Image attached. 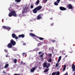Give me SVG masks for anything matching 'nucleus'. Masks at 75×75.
Listing matches in <instances>:
<instances>
[{"label": "nucleus", "mask_w": 75, "mask_h": 75, "mask_svg": "<svg viewBox=\"0 0 75 75\" xmlns=\"http://www.w3.org/2000/svg\"><path fill=\"white\" fill-rule=\"evenodd\" d=\"M41 8H42V6H38L33 10V13L36 14V13H37L38 11L40 10Z\"/></svg>", "instance_id": "nucleus-1"}, {"label": "nucleus", "mask_w": 75, "mask_h": 75, "mask_svg": "<svg viewBox=\"0 0 75 75\" xmlns=\"http://www.w3.org/2000/svg\"><path fill=\"white\" fill-rule=\"evenodd\" d=\"M14 16V17H17V14L16 12L15 11H11V12L9 13L8 16L9 17H12V16Z\"/></svg>", "instance_id": "nucleus-2"}, {"label": "nucleus", "mask_w": 75, "mask_h": 75, "mask_svg": "<svg viewBox=\"0 0 75 75\" xmlns=\"http://www.w3.org/2000/svg\"><path fill=\"white\" fill-rule=\"evenodd\" d=\"M29 8H30L29 6H28L27 8L26 7L23 8L22 11V14H25V13H27L28 12V11L29 10Z\"/></svg>", "instance_id": "nucleus-3"}, {"label": "nucleus", "mask_w": 75, "mask_h": 75, "mask_svg": "<svg viewBox=\"0 0 75 75\" xmlns=\"http://www.w3.org/2000/svg\"><path fill=\"white\" fill-rule=\"evenodd\" d=\"M43 66L44 68L46 67L47 68H48L50 66V63L48 64V65H47V62L45 61V63H43Z\"/></svg>", "instance_id": "nucleus-4"}, {"label": "nucleus", "mask_w": 75, "mask_h": 75, "mask_svg": "<svg viewBox=\"0 0 75 75\" xmlns=\"http://www.w3.org/2000/svg\"><path fill=\"white\" fill-rule=\"evenodd\" d=\"M67 8H68V9L69 10L71 9V10H73V6L71 4H69L66 6Z\"/></svg>", "instance_id": "nucleus-5"}, {"label": "nucleus", "mask_w": 75, "mask_h": 75, "mask_svg": "<svg viewBox=\"0 0 75 75\" xmlns=\"http://www.w3.org/2000/svg\"><path fill=\"white\" fill-rule=\"evenodd\" d=\"M12 45H15L16 44V42L13 40L11 39L10 41V43Z\"/></svg>", "instance_id": "nucleus-6"}, {"label": "nucleus", "mask_w": 75, "mask_h": 75, "mask_svg": "<svg viewBox=\"0 0 75 75\" xmlns=\"http://www.w3.org/2000/svg\"><path fill=\"white\" fill-rule=\"evenodd\" d=\"M12 37L13 38H15L16 40H18V37L16 36V35L14 33H13L12 34Z\"/></svg>", "instance_id": "nucleus-7"}, {"label": "nucleus", "mask_w": 75, "mask_h": 75, "mask_svg": "<svg viewBox=\"0 0 75 75\" xmlns=\"http://www.w3.org/2000/svg\"><path fill=\"white\" fill-rule=\"evenodd\" d=\"M2 28L3 29H6V30H8L9 31L10 29H11V28H10L9 27H6V26H2Z\"/></svg>", "instance_id": "nucleus-8"}, {"label": "nucleus", "mask_w": 75, "mask_h": 75, "mask_svg": "<svg viewBox=\"0 0 75 75\" xmlns=\"http://www.w3.org/2000/svg\"><path fill=\"white\" fill-rule=\"evenodd\" d=\"M59 9L62 11H64L65 10H67V9L64 7L62 6H60L59 7Z\"/></svg>", "instance_id": "nucleus-9"}, {"label": "nucleus", "mask_w": 75, "mask_h": 75, "mask_svg": "<svg viewBox=\"0 0 75 75\" xmlns=\"http://www.w3.org/2000/svg\"><path fill=\"white\" fill-rule=\"evenodd\" d=\"M11 43H9L7 45V47L8 48H11L13 47Z\"/></svg>", "instance_id": "nucleus-10"}, {"label": "nucleus", "mask_w": 75, "mask_h": 75, "mask_svg": "<svg viewBox=\"0 0 75 75\" xmlns=\"http://www.w3.org/2000/svg\"><path fill=\"white\" fill-rule=\"evenodd\" d=\"M42 15L41 14H39L38 17H37V20H40L41 18L42 17Z\"/></svg>", "instance_id": "nucleus-11"}, {"label": "nucleus", "mask_w": 75, "mask_h": 75, "mask_svg": "<svg viewBox=\"0 0 75 75\" xmlns=\"http://www.w3.org/2000/svg\"><path fill=\"white\" fill-rule=\"evenodd\" d=\"M24 37H25V35L23 34L20 35L18 36V37L19 38H21V37L22 38H24Z\"/></svg>", "instance_id": "nucleus-12"}, {"label": "nucleus", "mask_w": 75, "mask_h": 75, "mask_svg": "<svg viewBox=\"0 0 75 75\" xmlns=\"http://www.w3.org/2000/svg\"><path fill=\"white\" fill-rule=\"evenodd\" d=\"M72 68L73 71H75V64H72Z\"/></svg>", "instance_id": "nucleus-13"}, {"label": "nucleus", "mask_w": 75, "mask_h": 75, "mask_svg": "<svg viewBox=\"0 0 75 75\" xmlns=\"http://www.w3.org/2000/svg\"><path fill=\"white\" fill-rule=\"evenodd\" d=\"M29 35H30V36H31V37H37L33 33H30Z\"/></svg>", "instance_id": "nucleus-14"}, {"label": "nucleus", "mask_w": 75, "mask_h": 75, "mask_svg": "<svg viewBox=\"0 0 75 75\" xmlns=\"http://www.w3.org/2000/svg\"><path fill=\"white\" fill-rule=\"evenodd\" d=\"M35 69V68L34 67H33L30 70V72H33Z\"/></svg>", "instance_id": "nucleus-15"}, {"label": "nucleus", "mask_w": 75, "mask_h": 75, "mask_svg": "<svg viewBox=\"0 0 75 75\" xmlns=\"http://www.w3.org/2000/svg\"><path fill=\"white\" fill-rule=\"evenodd\" d=\"M37 38H39V39L40 40H43L44 39V38H41L40 37H39L38 36H37L36 37Z\"/></svg>", "instance_id": "nucleus-16"}, {"label": "nucleus", "mask_w": 75, "mask_h": 75, "mask_svg": "<svg viewBox=\"0 0 75 75\" xmlns=\"http://www.w3.org/2000/svg\"><path fill=\"white\" fill-rule=\"evenodd\" d=\"M17 60L16 59H13V62L15 64H16V63H17Z\"/></svg>", "instance_id": "nucleus-17"}, {"label": "nucleus", "mask_w": 75, "mask_h": 75, "mask_svg": "<svg viewBox=\"0 0 75 75\" xmlns=\"http://www.w3.org/2000/svg\"><path fill=\"white\" fill-rule=\"evenodd\" d=\"M66 65H64V68L63 69V72H64V71H65V69H66Z\"/></svg>", "instance_id": "nucleus-18"}, {"label": "nucleus", "mask_w": 75, "mask_h": 75, "mask_svg": "<svg viewBox=\"0 0 75 75\" xmlns=\"http://www.w3.org/2000/svg\"><path fill=\"white\" fill-rule=\"evenodd\" d=\"M39 3H40V1L38 0L37 1L36 4H36V5H38V4H39Z\"/></svg>", "instance_id": "nucleus-19"}, {"label": "nucleus", "mask_w": 75, "mask_h": 75, "mask_svg": "<svg viewBox=\"0 0 75 75\" xmlns=\"http://www.w3.org/2000/svg\"><path fill=\"white\" fill-rule=\"evenodd\" d=\"M8 67V64H6L4 67V68H7Z\"/></svg>", "instance_id": "nucleus-20"}, {"label": "nucleus", "mask_w": 75, "mask_h": 75, "mask_svg": "<svg viewBox=\"0 0 75 75\" xmlns=\"http://www.w3.org/2000/svg\"><path fill=\"white\" fill-rule=\"evenodd\" d=\"M21 64L22 65H25L26 64L25 63L23 62V61L21 62Z\"/></svg>", "instance_id": "nucleus-21"}, {"label": "nucleus", "mask_w": 75, "mask_h": 75, "mask_svg": "<svg viewBox=\"0 0 75 75\" xmlns=\"http://www.w3.org/2000/svg\"><path fill=\"white\" fill-rule=\"evenodd\" d=\"M61 56H60L59 57V59H58V60L57 61V62H59V61H60L61 60Z\"/></svg>", "instance_id": "nucleus-22"}, {"label": "nucleus", "mask_w": 75, "mask_h": 75, "mask_svg": "<svg viewBox=\"0 0 75 75\" xmlns=\"http://www.w3.org/2000/svg\"><path fill=\"white\" fill-rule=\"evenodd\" d=\"M56 75H59L60 74V72L59 71H57V72H56Z\"/></svg>", "instance_id": "nucleus-23"}, {"label": "nucleus", "mask_w": 75, "mask_h": 75, "mask_svg": "<svg viewBox=\"0 0 75 75\" xmlns=\"http://www.w3.org/2000/svg\"><path fill=\"white\" fill-rule=\"evenodd\" d=\"M21 0H15V1L17 3H20L21 1Z\"/></svg>", "instance_id": "nucleus-24"}, {"label": "nucleus", "mask_w": 75, "mask_h": 75, "mask_svg": "<svg viewBox=\"0 0 75 75\" xmlns=\"http://www.w3.org/2000/svg\"><path fill=\"white\" fill-rule=\"evenodd\" d=\"M48 61L49 62H52V59H50L49 60H48Z\"/></svg>", "instance_id": "nucleus-25"}, {"label": "nucleus", "mask_w": 75, "mask_h": 75, "mask_svg": "<svg viewBox=\"0 0 75 75\" xmlns=\"http://www.w3.org/2000/svg\"><path fill=\"white\" fill-rule=\"evenodd\" d=\"M56 74H57V72H53L52 73L51 75H55Z\"/></svg>", "instance_id": "nucleus-26"}, {"label": "nucleus", "mask_w": 75, "mask_h": 75, "mask_svg": "<svg viewBox=\"0 0 75 75\" xmlns=\"http://www.w3.org/2000/svg\"><path fill=\"white\" fill-rule=\"evenodd\" d=\"M54 5L55 6H58V4L57 2H55L54 3Z\"/></svg>", "instance_id": "nucleus-27"}, {"label": "nucleus", "mask_w": 75, "mask_h": 75, "mask_svg": "<svg viewBox=\"0 0 75 75\" xmlns=\"http://www.w3.org/2000/svg\"><path fill=\"white\" fill-rule=\"evenodd\" d=\"M49 70L48 69H46L45 71H44V72H48V71Z\"/></svg>", "instance_id": "nucleus-28"}, {"label": "nucleus", "mask_w": 75, "mask_h": 75, "mask_svg": "<svg viewBox=\"0 0 75 75\" xmlns=\"http://www.w3.org/2000/svg\"><path fill=\"white\" fill-rule=\"evenodd\" d=\"M42 54H41L40 55V57L41 58H42V57H43V55H44V53H42Z\"/></svg>", "instance_id": "nucleus-29"}, {"label": "nucleus", "mask_w": 75, "mask_h": 75, "mask_svg": "<svg viewBox=\"0 0 75 75\" xmlns=\"http://www.w3.org/2000/svg\"><path fill=\"white\" fill-rule=\"evenodd\" d=\"M12 49L13 50V51H16V50H17V49L14 47H13Z\"/></svg>", "instance_id": "nucleus-30"}, {"label": "nucleus", "mask_w": 75, "mask_h": 75, "mask_svg": "<svg viewBox=\"0 0 75 75\" xmlns=\"http://www.w3.org/2000/svg\"><path fill=\"white\" fill-rule=\"evenodd\" d=\"M58 64H59V63H57L56 64V67H58Z\"/></svg>", "instance_id": "nucleus-31"}, {"label": "nucleus", "mask_w": 75, "mask_h": 75, "mask_svg": "<svg viewBox=\"0 0 75 75\" xmlns=\"http://www.w3.org/2000/svg\"><path fill=\"white\" fill-rule=\"evenodd\" d=\"M61 1V0H57L56 1V2L57 3H59V1Z\"/></svg>", "instance_id": "nucleus-32"}, {"label": "nucleus", "mask_w": 75, "mask_h": 75, "mask_svg": "<svg viewBox=\"0 0 75 75\" xmlns=\"http://www.w3.org/2000/svg\"><path fill=\"white\" fill-rule=\"evenodd\" d=\"M48 55L49 56H50V57H52V54L51 53L49 54Z\"/></svg>", "instance_id": "nucleus-33"}, {"label": "nucleus", "mask_w": 75, "mask_h": 75, "mask_svg": "<svg viewBox=\"0 0 75 75\" xmlns=\"http://www.w3.org/2000/svg\"><path fill=\"white\" fill-rule=\"evenodd\" d=\"M34 8V6H33V5H31L30 6V8Z\"/></svg>", "instance_id": "nucleus-34"}, {"label": "nucleus", "mask_w": 75, "mask_h": 75, "mask_svg": "<svg viewBox=\"0 0 75 75\" xmlns=\"http://www.w3.org/2000/svg\"><path fill=\"white\" fill-rule=\"evenodd\" d=\"M41 45V43H38V46H39V45Z\"/></svg>", "instance_id": "nucleus-35"}, {"label": "nucleus", "mask_w": 75, "mask_h": 75, "mask_svg": "<svg viewBox=\"0 0 75 75\" xmlns=\"http://www.w3.org/2000/svg\"><path fill=\"white\" fill-rule=\"evenodd\" d=\"M52 42H55V41H56L55 40H52Z\"/></svg>", "instance_id": "nucleus-36"}, {"label": "nucleus", "mask_w": 75, "mask_h": 75, "mask_svg": "<svg viewBox=\"0 0 75 75\" xmlns=\"http://www.w3.org/2000/svg\"><path fill=\"white\" fill-rule=\"evenodd\" d=\"M53 25H54V23H52L50 25L51 26H52Z\"/></svg>", "instance_id": "nucleus-37"}, {"label": "nucleus", "mask_w": 75, "mask_h": 75, "mask_svg": "<svg viewBox=\"0 0 75 75\" xmlns=\"http://www.w3.org/2000/svg\"><path fill=\"white\" fill-rule=\"evenodd\" d=\"M5 52H8V51H7V50H4Z\"/></svg>", "instance_id": "nucleus-38"}, {"label": "nucleus", "mask_w": 75, "mask_h": 75, "mask_svg": "<svg viewBox=\"0 0 75 75\" xmlns=\"http://www.w3.org/2000/svg\"><path fill=\"white\" fill-rule=\"evenodd\" d=\"M42 52H39V54H41V53H42Z\"/></svg>", "instance_id": "nucleus-39"}, {"label": "nucleus", "mask_w": 75, "mask_h": 75, "mask_svg": "<svg viewBox=\"0 0 75 75\" xmlns=\"http://www.w3.org/2000/svg\"><path fill=\"white\" fill-rule=\"evenodd\" d=\"M25 53H23V57H24V55H25Z\"/></svg>", "instance_id": "nucleus-40"}, {"label": "nucleus", "mask_w": 75, "mask_h": 75, "mask_svg": "<svg viewBox=\"0 0 75 75\" xmlns=\"http://www.w3.org/2000/svg\"><path fill=\"white\" fill-rule=\"evenodd\" d=\"M44 59H43V58H41V60L42 61H44Z\"/></svg>", "instance_id": "nucleus-41"}, {"label": "nucleus", "mask_w": 75, "mask_h": 75, "mask_svg": "<svg viewBox=\"0 0 75 75\" xmlns=\"http://www.w3.org/2000/svg\"><path fill=\"white\" fill-rule=\"evenodd\" d=\"M48 0H43V1H46V2H47V1Z\"/></svg>", "instance_id": "nucleus-42"}, {"label": "nucleus", "mask_w": 75, "mask_h": 75, "mask_svg": "<svg viewBox=\"0 0 75 75\" xmlns=\"http://www.w3.org/2000/svg\"><path fill=\"white\" fill-rule=\"evenodd\" d=\"M64 75H68V72H66V74H65Z\"/></svg>", "instance_id": "nucleus-43"}, {"label": "nucleus", "mask_w": 75, "mask_h": 75, "mask_svg": "<svg viewBox=\"0 0 75 75\" xmlns=\"http://www.w3.org/2000/svg\"><path fill=\"white\" fill-rule=\"evenodd\" d=\"M50 20H52V19H53V18H50Z\"/></svg>", "instance_id": "nucleus-44"}, {"label": "nucleus", "mask_w": 75, "mask_h": 75, "mask_svg": "<svg viewBox=\"0 0 75 75\" xmlns=\"http://www.w3.org/2000/svg\"><path fill=\"white\" fill-rule=\"evenodd\" d=\"M67 57H68V55H66L65 56V58H67Z\"/></svg>", "instance_id": "nucleus-45"}, {"label": "nucleus", "mask_w": 75, "mask_h": 75, "mask_svg": "<svg viewBox=\"0 0 75 75\" xmlns=\"http://www.w3.org/2000/svg\"><path fill=\"white\" fill-rule=\"evenodd\" d=\"M8 55H7L6 56V57H8Z\"/></svg>", "instance_id": "nucleus-46"}, {"label": "nucleus", "mask_w": 75, "mask_h": 75, "mask_svg": "<svg viewBox=\"0 0 75 75\" xmlns=\"http://www.w3.org/2000/svg\"><path fill=\"white\" fill-rule=\"evenodd\" d=\"M30 31V32H33V30H31Z\"/></svg>", "instance_id": "nucleus-47"}, {"label": "nucleus", "mask_w": 75, "mask_h": 75, "mask_svg": "<svg viewBox=\"0 0 75 75\" xmlns=\"http://www.w3.org/2000/svg\"><path fill=\"white\" fill-rule=\"evenodd\" d=\"M66 45V44H65V43H63V45Z\"/></svg>", "instance_id": "nucleus-48"}, {"label": "nucleus", "mask_w": 75, "mask_h": 75, "mask_svg": "<svg viewBox=\"0 0 75 75\" xmlns=\"http://www.w3.org/2000/svg\"><path fill=\"white\" fill-rule=\"evenodd\" d=\"M25 44H26L25 43H24L23 44V45H25Z\"/></svg>", "instance_id": "nucleus-49"}, {"label": "nucleus", "mask_w": 75, "mask_h": 75, "mask_svg": "<svg viewBox=\"0 0 75 75\" xmlns=\"http://www.w3.org/2000/svg\"><path fill=\"white\" fill-rule=\"evenodd\" d=\"M17 55H18V56L19 57H20V55L18 54H17Z\"/></svg>", "instance_id": "nucleus-50"}, {"label": "nucleus", "mask_w": 75, "mask_h": 75, "mask_svg": "<svg viewBox=\"0 0 75 75\" xmlns=\"http://www.w3.org/2000/svg\"><path fill=\"white\" fill-rule=\"evenodd\" d=\"M37 50H36V51H38V50H39V49L37 48Z\"/></svg>", "instance_id": "nucleus-51"}, {"label": "nucleus", "mask_w": 75, "mask_h": 75, "mask_svg": "<svg viewBox=\"0 0 75 75\" xmlns=\"http://www.w3.org/2000/svg\"><path fill=\"white\" fill-rule=\"evenodd\" d=\"M4 71H3V73H4Z\"/></svg>", "instance_id": "nucleus-52"}, {"label": "nucleus", "mask_w": 75, "mask_h": 75, "mask_svg": "<svg viewBox=\"0 0 75 75\" xmlns=\"http://www.w3.org/2000/svg\"><path fill=\"white\" fill-rule=\"evenodd\" d=\"M63 39H64V38L63 37Z\"/></svg>", "instance_id": "nucleus-53"}, {"label": "nucleus", "mask_w": 75, "mask_h": 75, "mask_svg": "<svg viewBox=\"0 0 75 75\" xmlns=\"http://www.w3.org/2000/svg\"><path fill=\"white\" fill-rule=\"evenodd\" d=\"M54 66H55V65H54L53 67H54Z\"/></svg>", "instance_id": "nucleus-54"}, {"label": "nucleus", "mask_w": 75, "mask_h": 75, "mask_svg": "<svg viewBox=\"0 0 75 75\" xmlns=\"http://www.w3.org/2000/svg\"><path fill=\"white\" fill-rule=\"evenodd\" d=\"M9 10H10V11H11V10L9 9Z\"/></svg>", "instance_id": "nucleus-55"}, {"label": "nucleus", "mask_w": 75, "mask_h": 75, "mask_svg": "<svg viewBox=\"0 0 75 75\" xmlns=\"http://www.w3.org/2000/svg\"><path fill=\"white\" fill-rule=\"evenodd\" d=\"M74 74H75V72H74Z\"/></svg>", "instance_id": "nucleus-56"}, {"label": "nucleus", "mask_w": 75, "mask_h": 75, "mask_svg": "<svg viewBox=\"0 0 75 75\" xmlns=\"http://www.w3.org/2000/svg\"><path fill=\"white\" fill-rule=\"evenodd\" d=\"M14 67H15V65H14Z\"/></svg>", "instance_id": "nucleus-57"}, {"label": "nucleus", "mask_w": 75, "mask_h": 75, "mask_svg": "<svg viewBox=\"0 0 75 75\" xmlns=\"http://www.w3.org/2000/svg\"><path fill=\"white\" fill-rule=\"evenodd\" d=\"M52 48H54V47H52Z\"/></svg>", "instance_id": "nucleus-58"}]
</instances>
